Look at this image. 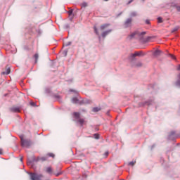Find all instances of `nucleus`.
Instances as JSON below:
<instances>
[{
    "mask_svg": "<svg viewBox=\"0 0 180 180\" xmlns=\"http://www.w3.org/2000/svg\"><path fill=\"white\" fill-rule=\"evenodd\" d=\"M4 150L2 149H0V155L3 154Z\"/></svg>",
    "mask_w": 180,
    "mask_h": 180,
    "instance_id": "obj_32",
    "label": "nucleus"
},
{
    "mask_svg": "<svg viewBox=\"0 0 180 180\" xmlns=\"http://www.w3.org/2000/svg\"><path fill=\"white\" fill-rule=\"evenodd\" d=\"M11 112H13L14 113H18L19 112H20V108L18 107H12L11 108H10Z\"/></svg>",
    "mask_w": 180,
    "mask_h": 180,
    "instance_id": "obj_6",
    "label": "nucleus"
},
{
    "mask_svg": "<svg viewBox=\"0 0 180 180\" xmlns=\"http://www.w3.org/2000/svg\"><path fill=\"white\" fill-rule=\"evenodd\" d=\"M144 34H146V32H139V31H136L131 34L128 37V39H129V40H131V39H143V36H144Z\"/></svg>",
    "mask_w": 180,
    "mask_h": 180,
    "instance_id": "obj_1",
    "label": "nucleus"
},
{
    "mask_svg": "<svg viewBox=\"0 0 180 180\" xmlns=\"http://www.w3.org/2000/svg\"><path fill=\"white\" fill-rule=\"evenodd\" d=\"M105 2H108V1H109V0H104Z\"/></svg>",
    "mask_w": 180,
    "mask_h": 180,
    "instance_id": "obj_39",
    "label": "nucleus"
},
{
    "mask_svg": "<svg viewBox=\"0 0 180 180\" xmlns=\"http://www.w3.org/2000/svg\"><path fill=\"white\" fill-rule=\"evenodd\" d=\"M176 9H177L178 12H180V6H176Z\"/></svg>",
    "mask_w": 180,
    "mask_h": 180,
    "instance_id": "obj_28",
    "label": "nucleus"
},
{
    "mask_svg": "<svg viewBox=\"0 0 180 180\" xmlns=\"http://www.w3.org/2000/svg\"><path fill=\"white\" fill-rule=\"evenodd\" d=\"M68 14L70 15V16H71V15H72V10H70L68 11Z\"/></svg>",
    "mask_w": 180,
    "mask_h": 180,
    "instance_id": "obj_25",
    "label": "nucleus"
},
{
    "mask_svg": "<svg viewBox=\"0 0 180 180\" xmlns=\"http://www.w3.org/2000/svg\"><path fill=\"white\" fill-rule=\"evenodd\" d=\"M131 17H134V16H137V13H136V12H132V13H131Z\"/></svg>",
    "mask_w": 180,
    "mask_h": 180,
    "instance_id": "obj_20",
    "label": "nucleus"
},
{
    "mask_svg": "<svg viewBox=\"0 0 180 180\" xmlns=\"http://www.w3.org/2000/svg\"><path fill=\"white\" fill-rule=\"evenodd\" d=\"M146 23L147 25H150V21H149V20H146Z\"/></svg>",
    "mask_w": 180,
    "mask_h": 180,
    "instance_id": "obj_31",
    "label": "nucleus"
},
{
    "mask_svg": "<svg viewBox=\"0 0 180 180\" xmlns=\"http://www.w3.org/2000/svg\"><path fill=\"white\" fill-rule=\"evenodd\" d=\"M49 157H52V158H54V157H55V155H54L53 153H49Z\"/></svg>",
    "mask_w": 180,
    "mask_h": 180,
    "instance_id": "obj_23",
    "label": "nucleus"
},
{
    "mask_svg": "<svg viewBox=\"0 0 180 180\" xmlns=\"http://www.w3.org/2000/svg\"><path fill=\"white\" fill-rule=\"evenodd\" d=\"M160 54H161V51H160V50H156V51L154 52V53H153V55H154L155 57L160 56Z\"/></svg>",
    "mask_w": 180,
    "mask_h": 180,
    "instance_id": "obj_12",
    "label": "nucleus"
},
{
    "mask_svg": "<svg viewBox=\"0 0 180 180\" xmlns=\"http://www.w3.org/2000/svg\"><path fill=\"white\" fill-rule=\"evenodd\" d=\"M105 157H108V155H109V153L108 152H105Z\"/></svg>",
    "mask_w": 180,
    "mask_h": 180,
    "instance_id": "obj_30",
    "label": "nucleus"
},
{
    "mask_svg": "<svg viewBox=\"0 0 180 180\" xmlns=\"http://www.w3.org/2000/svg\"><path fill=\"white\" fill-rule=\"evenodd\" d=\"M138 67H141V63H139Z\"/></svg>",
    "mask_w": 180,
    "mask_h": 180,
    "instance_id": "obj_35",
    "label": "nucleus"
},
{
    "mask_svg": "<svg viewBox=\"0 0 180 180\" xmlns=\"http://www.w3.org/2000/svg\"><path fill=\"white\" fill-rule=\"evenodd\" d=\"M177 30H179V27H176L172 30V33H174L175 32H177Z\"/></svg>",
    "mask_w": 180,
    "mask_h": 180,
    "instance_id": "obj_15",
    "label": "nucleus"
},
{
    "mask_svg": "<svg viewBox=\"0 0 180 180\" xmlns=\"http://www.w3.org/2000/svg\"><path fill=\"white\" fill-rule=\"evenodd\" d=\"M32 164V162H27V165H30Z\"/></svg>",
    "mask_w": 180,
    "mask_h": 180,
    "instance_id": "obj_34",
    "label": "nucleus"
},
{
    "mask_svg": "<svg viewBox=\"0 0 180 180\" xmlns=\"http://www.w3.org/2000/svg\"><path fill=\"white\" fill-rule=\"evenodd\" d=\"M11 74V68H6V70L1 72L2 75H8Z\"/></svg>",
    "mask_w": 180,
    "mask_h": 180,
    "instance_id": "obj_7",
    "label": "nucleus"
},
{
    "mask_svg": "<svg viewBox=\"0 0 180 180\" xmlns=\"http://www.w3.org/2000/svg\"><path fill=\"white\" fill-rule=\"evenodd\" d=\"M60 173H58V174H56V176H60Z\"/></svg>",
    "mask_w": 180,
    "mask_h": 180,
    "instance_id": "obj_36",
    "label": "nucleus"
},
{
    "mask_svg": "<svg viewBox=\"0 0 180 180\" xmlns=\"http://www.w3.org/2000/svg\"><path fill=\"white\" fill-rule=\"evenodd\" d=\"M43 176L42 175H38L36 174H30V178L32 180H40V178Z\"/></svg>",
    "mask_w": 180,
    "mask_h": 180,
    "instance_id": "obj_5",
    "label": "nucleus"
},
{
    "mask_svg": "<svg viewBox=\"0 0 180 180\" xmlns=\"http://www.w3.org/2000/svg\"><path fill=\"white\" fill-rule=\"evenodd\" d=\"M176 70H177V71H180V65H178Z\"/></svg>",
    "mask_w": 180,
    "mask_h": 180,
    "instance_id": "obj_29",
    "label": "nucleus"
},
{
    "mask_svg": "<svg viewBox=\"0 0 180 180\" xmlns=\"http://www.w3.org/2000/svg\"><path fill=\"white\" fill-rule=\"evenodd\" d=\"M169 56H170V57H172V58L173 60H175V59H176L175 56L171 55V54H169Z\"/></svg>",
    "mask_w": 180,
    "mask_h": 180,
    "instance_id": "obj_27",
    "label": "nucleus"
},
{
    "mask_svg": "<svg viewBox=\"0 0 180 180\" xmlns=\"http://www.w3.org/2000/svg\"><path fill=\"white\" fill-rule=\"evenodd\" d=\"M20 139L21 140L22 147H30L32 146V141L28 139H25L23 135H21Z\"/></svg>",
    "mask_w": 180,
    "mask_h": 180,
    "instance_id": "obj_2",
    "label": "nucleus"
},
{
    "mask_svg": "<svg viewBox=\"0 0 180 180\" xmlns=\"http://www.w3.org/2000/svg\"><path fill=\"white\" fill-rule=\"evenodd\" d=\"M72 103H78V98L77 97H74L72 98Z\"/></svg>",
    "mask_w": 180,
    "mask_h": 180,
    "instance_id": "obj_13",
    "label": "nucleus"
},
{
    "mask_svg": "<svg viewBox=\"0 0 180 180\" xmlns=\"http://www.w3.org/2000/svg\"><path fill=\"white\" fill-rule=\"evenodd\" d=\"M136 164V161H132L128 163V165H131V167H134V165Z\"/></svg>",
    "mask_w": 180,
    "mask_h": 180,
    "instance_id": "obj_19",
    "label": "nucleus"
},
{
    "mask_svg": "<svg viewBox=\"0 0 180 180\" xmlns=\"http://www.w3.org/2000/svg\"><path fill=\"white\" fill-rule=\"evenodd\" d=\"M70 44H71V42H69V43H65L64 44H63V46H70Z\"/></svg>",
    "mask_w": 180,
    "mask_h": 180,
    "instance_id": "obj_24",
    "label": "nucleus"
},
{
    "mask_svg": "<svg viewBox=\"0 0 180 180\" xmlns=\"http://www.w3.org/2000/svg\"><path fill=\"white\" fill-rule=\"evenodd\" d=\"M130 25H131V19L128 18L124 22V27H129V26H130Z\"/></svg>",
    "mask_w": 180,
    "mask_h": 180,
    "instance_id": "obj_8",
    "label": "nucleus"
},
{
    "mask_svg": "<svg viewBox=\"0 0 180 180\" xmlns=\"http://www.w3.org/2000/svg\"><path fill=\"white\" fill-rule=\"evenodd\" d=\"M176 85L177 86H180V81H177V82H176Z\"/></svg>",
    "mask_w": 180,
    "mask_h": 180,
    "instance_id": "obj_26",
    "label": "nucleus"
},
{
    "mask_svg": "<svg viewBox=\"0 0 180 180\" xmlns=\"http://www.w3.org/2000/svg\"><path fill=\"white\" fill-rule=\"evenodd\" d=\"M141 56H144V54H143V52H141V51L135 52L134 53L130 54L129 58H130V60H133V58H134V57H141Z\"/></svg>",
    "mask_w": 180,
    "mask_h": 180,
    "instance_id": "obj_4",
    "label": "nucleus"
},
{
    "mask_svg": "<svg viewBox=\"0 0 180 180\" xmlns=\"http://www.w3.org/2000/svg\"><path fill=\"white\" fill-rule=\"evenodd\" d=\"M94 32L96 34H99V32H98V28H96V27H94Z\"/></svg>",
    "mask_w": 180,
    "mask_h": 180,
    "instance_id": "obj_21",
    "label": "nucleus"
},
{
    "mask_svg": "<svg viewBox=\"0 0 180 180\" xmlns=\"http://www.w3.org/2000/svg\"><path fill=\"white\" fill-rule=\"evenodd\" d=\"M109 26H110V24H103V25H101L100 30H105V29H108V27H109Z\"/></svg>",
    "mask_w": 180,
    "mask_h": 180,
    "instance_id": "obj_9",
    "label": "nucleus"
},
{
    "mask_svg": "<svg viewBox=\"0 0 180 180\" xmlns=\"http://www.w3.org/2000/svg\"><path fill=\"white\" fill-rule=\"evenodd\" d=\"M81 6L82 8H86V6H88V3L86 2H83L82 4H81Z\"/></svg>",
    "mask_w": 180,
    "mask_h": 180,
    "instance_id": "obj_14",
    "label": "nucleus"
},
{
    "mask_svg": "<svg viewBox=\"0 0 180 180\" xmlns=\"http://www.w3.org/2000/svg\"><path fill=\"white\" fill-rule=\"evenodd\" d=\"M32 106H34V103H31Z\"/></svg>",
    "mask_w": 180,
    "mask_h": 180,
    "instance_id": "obj_37",
    "label": "nucleus"
},
{
    "mask_svg": "<svg viewBox=\"0 0 180 180\" xmlns=\"http://www.w3.org/2000/svg\"><path fill=\"white\" fill-rule=\"evenodd\" d=\"M131 2H133V0H131L130 1L128 2V4H131Z\"/></svg>",
    "mask_w": 180,
    "mask_h": 180,
    "instance_id": "obj_33",
    "label": "nucleus"
},
{
    "mask_svg": "<svg viewBox=\"0 0 180 180\" xmlns=\"http://www.w3.org/2000/svg\"><path fill=\"white\" fill-rule=\"evenodd\" d=\"M20 161H22V158H20Z\"/></svg>",
    "mask_w": 180,
    "mask_h": 180,
    "instance_id": "obj_40",
    "label": "nucleus"
},
{
    "mask_svg": "<svg viewBox=\"0 0 180 180\" xmlns=\"http://www.w3.org/2000/svg\"><path fill=\"white\" fill-rule=\"evenodd\" d=\"M99 110H101V108L98 107L93 108V112H99Z\"/></svg>",
    "mask_w": 180,
    "mask_h": 180,
    "instance_id": "obj_17",
    "label": "nucleus"
},
{
    "mask_svg": "<svg viewBox=\"0 0 180 180\" xmlns=\"http://www.w3.org/2000/svg\"><path fill=\"white\" fill-rule=\"evenodd\" d=\"M46 172H47V174H53V169L51 168V167H48L46 168Z\"/></svg>",
    "mask_w": 180,
    "mask_h": 180,
    "instance_id": "obj_11",
    "label": "nucleus"
},
{
    "mask_svg": "<svg viewBox=\"0 0 180 180\" xmlns=\"http://www.w3.org/2000/svg\"><path fill=\"white\" fill-rule=\"evenodd\" d=\"M178 77L180 79V74L178 75Z\"/></svg>",
    "mask_w": 180,
    "mask_h": 180,
    "instance_id": "obj_38",
    "label": "nucleus"
},
{
    "mask_svg": "<svg viewBox=\"0 0 180 180\" xmlns=\"http://www.w3.org/2000/svg\"><path fill=\"white\" fill-rule=\"evenodd\" d=\"M162 18L159 17L158 18V23H162Z\"/></svg>",
    "mask_w": 180,
    "mask_h": 180,
    "instance_id": "obj_18",
    "label": "nucleus"
},
{
    "mask_svg": "<svg viewBox=\"0 0 180 180\" xmlns=\"http://www.w3.org/2000/svg\"><path fill=\"white\" fill-rule=\"evenodd\" d=\"M74 116L77 123H79L81 126H84V124L85 123V120L81 118V114L79 112H74Z\"/></svg>",
    "mask_w": 180,
    "mask_h": 180,
    "instance_id": "obj_3",
    "label": "nucleus"
},
{
    "mask_svg": "<svg viewBox=\"0 0 180 180\" xmlns=\"http://www.w3.org/2000/svg\"><path fill=\"white\" fill-rule=\"evenodd\" d=\"M34 58H35V63H37V60H39V54L38 53H36L34 56Z\"/></svg>",
    "mask_w": 180,
    "mask_h": 180,
    "instance_id": "obj_16",
    "label": "nucleus"
},
{
    "mask_svg": "<svg viewBox=\"0 0 180 180\" xmlns=\"http://www.w3.org/2000/svg\"><path fill=\"white\" fill-rule=\"evenodd\" d=\"M94 138L96 139H99V134H94Z\"/></svg>",
    "mask_w": 180,
    "mask_h": 180,
    "instance_id": "obj_22",
    "label": "nucleus"
},
{
    "mask_svg": "<svg viewBox=\"0 0 180 180\" xmlns=\"http://www.w3.org/2000/svg\"><path fill=\"white\" fill-rule=\"evenodd\" d=\"M112 30H108L107 31H105L102 33V37H106V36H108V34H109V33H111Z\"/></svg>",
    "mask_w": 180,
    "mask_h": 180,
    "instance_id": "obj_10",
    "label": "nucleus"
}]
</instances>
